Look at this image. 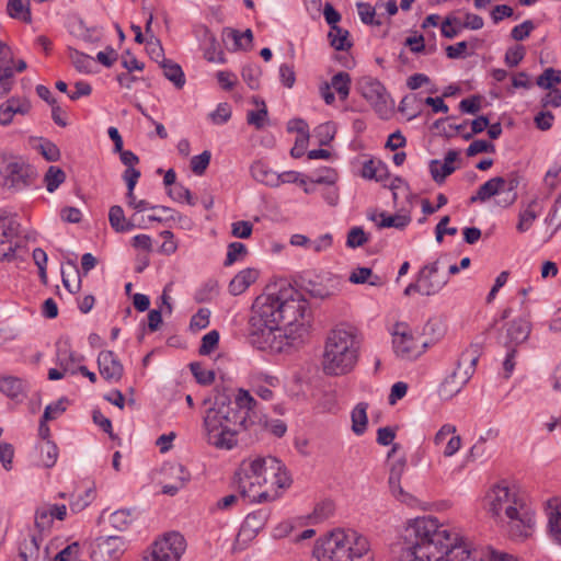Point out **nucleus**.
Segmentation results:
<instances>
[{
	"mask_svg": "<svg viewBox=\"0 0 561 561\" xmlns=\"http://www.w3.org/2000/svg\"><path fill=\"white\" fill-rule=\"evenodd\" d=\"M336 133L335 125L331 122L320 124L314 129V137L318 139L320 146H328L334 138Z\"/></svg>",
	"mask_w": 561,
	"mask_h": 561,
	"instance_id": "obj_46",
	"label": "nucleus"
},
{
	"mask_svg": "<svg viewBox=\"0 0 561 561\" xmlns=\"http://www.w3.org/2000/svg\"><path fill=\"white\" fill-rule=\"evenodd\" d=\"M548 518V534L550 538L561 546V499L553 497L546 503Z\"/></svg>",
	"mask_w": 561,
	"mask_h": 561,
	"instance_id": "obj_22",
	"label": "nucleus"
},
{
	"mask_svg": "<svg viewBox=\"0 0 561 561\" xmlns=\"http://www.w3.org/2000/svg\"><path fill=\"white\" fill-rule=\"evenodd\" d=\"M506 180L504 178H492L479 187L476 195L470 197V203H484L504 190Z\"/></svg>",
	"mask_w": 561,
	"mask_h": 561,
	"instance_id": "obj_25",
	"label": "nucleus"
},
{
	"mask_svg": "<svg viewBox=\"0 0 561 561\" xmlns=\"http://www.w3.org/2000/svg\"><path fill=\"white\" fill-rule=\"evenodd\" d=\"M210 311L207 308H201L192 318L190 327L192 330H202L209 324Z\"/></svg>",
	"mask_w": 561,
	"mask_h": 561,
	"instance_id": "obj_61",
	"label": "nucleus"
},
{
	"mask_svg": "<svg viewBox=\"0 0 561 561\" xmlns=\"http://www.w3.org/2000/svg\"><path fill=\"white\" fill-rule=\"evenodd\" d=\"M260 75L261 70L257 66L248 65L244 66L241 72L242 79L250 89L256 90L260 87Z\"/></svg>",
	"mask_w": 561,
	"mask_h": 561,
	"instance_id": "obj_55",
	"label": "nucleus"
},
{
	"mask_svg": "<svg viewBox=\"0 0 561 561\" xmlns=\"http://www.w3.org/2000/svg\"><path fill=\"white\" fill-rule=\"evenodd\" d=\"M531 331L530 322L525 318L516 319L507 324L505 335L502 337L504 347L517 348L527 341Z\"/></svg>",
	"mask_w": 561,
	"mask_h": 561,
	"instance_id": "obj_19",
	"label": "nucleus"
},
{
	"mask_svg": "<svg viewBox=\"0 0 561 561\" xmlns=\"http://www.w3.org/2000/svg\"><path fill=\"white\" fill-rule=\"evenodd\" d=\"M329 84L336 91L342 101H345L348 98L351 90V77L347 72H337L332 77Z\"/></svg>",
	"mask_w": 561,
	"mask_h": 561,
	"instance_id": "obj_39",
	"label": "nucleus"
},
{
	"mask_svg": "<svg viewBox=\"0 0 561 561\" xmlns=\"http://www.w3.org/2000/svg\"><path fill=\"white\" fill-rule=\"evenodd\" d=\"M205 41L207 46L205 47L204 56L209 62H225L222 50L218 48V43L213 33L205 28Z\"/></svg>",
	"mask_w": 561,
	"mask_h": 561,
	"instance_id": "obj_38",
	"label": "nucleus"
},
{
	"mask_svg": "<svg viewBox=\"0 0 561 561\" xmlns=\"http://www.w3.org/2000/svg\"><path fill=\"white\" fill-rule=\"evenodd\" d=\"M370 550L368 539L354 529H334L313 550L318 561H359Z\"/></svg>",
	"mask_w": 561,
	"mask_h": 561,
	"instance_id": "obj_7",
	"label": "nucleus"
},
{
	"mask_svg": "<svg viewBox=\"0 0 561 561\" xmlns=\"http://www.w3.org/2000/svg\"><path fill=\"white\" fill-rule=\"evenodd\" d=\"M407 466V461L404 458H400L396 460L390 468L389 473V488L390 492L393 495V497L409 506H415L417 503V500L409 492L404 491L403 488L400 484L401 477L404 472Z\"/></svg>",
	"mask_w": 561,
	"mask_h": 561,
	"instance_id": "obj_15",
	"label": "nucleus"
},
{
	"mask_svg": "<svg viewBox=\"0 0 561 561\" xmlns=\"http://www.w3.org/2000/svg\"><path fill=\"white\" fill-rule=\"evenodd\" d=\"M66 180V173L56 165H50L44 176V182L48 192H55Z\"/></svg>",
	"mask_w": 561,
	"mask_h": 561,
	"instance_id": "obj_41",
	"label": "nucleus"
},
{
	"mask_svg": "<svg viewBox=\"0 0 561 561\" xmlns=\"http://www.w3.org/2000/svg\"><path fill=\"white\" fill-rule=\"evenodd\" d=\"M267 519V514L264 511H257L249 514L245 517L244 525L253 531L261 529Z\"/></svg>",
	"mask_w": 561,
	"mask_h": 561,
	"instance_id": "obj_59",
	"label": "nucleus"
},
{
	"mask_svg": "<svg viewBox=\"0 0 561 561\" xmlns=\"http://www.w3.org/2000/svg\"><path fill=\"white\" fill-rule=\"evenodd\" d=\"M108 522L113 528L124 530L131 524L133 516L129 510H117L110 515Z\"/></svg>",
	"mask_w": 561,
	"mask_h": 561,
	"instance_id": "obj_47",
	"label": "nucleus"
},
{
	"mask_svg": "<svg viewBox=\"0 0 561 561\" xmlns=\"http://www.w3.org/2000/svg\"><path fill=\"white\" fill-rule=\"evenodd\" d=\"M58 456L57 446L50 442H47L42 447V462L45 467L50 468L56 463Z\"/></svg>",
	"mask_w": 561,
	"mask_h": 561,
	"instance_id": "obj_62",
	"label": "nucleus"
},
{
	"mask_svg": "<svg viewBox=\"0 0 561 561\" xmlns=\"http://www.w3.org/2000/svg\"><path fill=\"white\" fill-rule=\"evenodd\" d=\"M190 367L198 383L208 386L214 382L215 373L213 370L205 369L199 363H192Z\"/></svg>",
	"mask_w": 561,
	"mask_h": 561,
	"instance_id": "obj_53",
	"label": "nucleus"
},
{
	"mask_svg": "<svg viewBox=\"0 0 561 561\" xmlns=\"http://www.w3.org/2000/svg\"><path fill=\"white\" fill-rule=\"evenodd\" d=\"M367 236L360 227H353L347 233L346 245L348 248H358L367 242Z\"/></svg>",
	"mask_w": 561,
	"mask_h": 561,
	"instance_id": "obj_57",
	"label": "nucleus"
},
{
	"mask_svg": "<svg viewBox=\"0 0 561 561\" xmlns=\"http://www.w3.org/2000/svg\"><path fill=\"white\" fill-rule=\"evenodd\" d=\"M396 354L403 359H415L425 352L426 342L415 339L404 324H396L392 339Z\"/></svg>",
	"mask_w": 561,
	"mask_h": 561,
	"instance_id": "obj_13",
	"label": "nucleus"
},
{
	"mask_svg": "<svg viewBox=\"0 0 561 561\" xmlns=\"http://www.w3.org/2000/svg\"><path fill=\"white\" fill-rule=\"evenodd\" d=\"M36 178V170L22 158L4 160L0 167V184L14 192L34 185Z\"/></svg>",
	"mask_w": 561,
	"mask_h": 561,
	"instance_id": "obj_8",
	"label": "nucleus"
},
{
	"mask_svg": "<svg viewBox=\"0 0 561 561\" xmlns=\"http://www.w3.org/2000/svg\"><path fill=\"white\" fill-rule=\"evenodd\" d=\"M99 373L107 382H118L124 374V367L112 351H102L98 356Z\"/></svg>",
	"mask_w": 561,
	"mask_h": 561,
	"instance_id": "obj_17",
	"label": "nucleus"
},
{
	"mask_svg": "<svg viewBox=\"0 0 561 561\" xmlns=\"http://www.w3.org/2000/svg\"><path fill=\"white\" fill-rule=\"evenodd\" d=\"M253 103L261 107L257 111H250L247 121L248 124L253 125L256 129H261L267 121V108L264 101H259L257 98L253 99Z\"/></svg>",
	"mask_w": 561,
	"mask_h": 561,
	"instance_id": "obj_40",
	"label": "nucleus"
},
{
	"mask_svg": "<svg viewBox=\"0 0 561 561\" xmlns=\"http://www.w3.org/2000/svg\"><path fill=\"white\" fill-rule=\"evenodd\" d=\"M255 405L256 401L244 389L238 390L233 402L225 396L216 397L203 417L206 442L218 449H232L238 443V433L254 424Z\"/></svg>",
	"mask_w": 561,
	"mask_h": 561,
	"instance_id": "obj_3",
	"label": "nucleus"
},
{
	"mask_svg": "<svg viewBox=\"0 0 561 561\" xmlns=\"http://www.w3.org/2000/svg\"><path fill=\"white\" fill-rule=\"evenodd\" d=\"M477 351L467 350L458 360L457 368L445 378L439 387V396L444 400L455 397L471 378L478 363Z\"/></svg>",
	"mask_w": 561,
	"mask_h": 561,
	"instance_id": "obj_9",
	"label": "nucleus"
},
{
	"mask_svg": "<svg viewBox=\"0 0 561 561\" xmlns=\"http://www.w3.org/2000/svg\"><path fill=\"white\" fill-rule=\"evenodd\" d=\"M483 508L512 538L525 540L533 535L535 510L515 485L505 481L492 485L483 497Z\"/></svg>",
	"mask_w": 561,
	"mask_h": 561,
	"instance_id": "obj_4",
	"label": "nucleus"
},
{
	"mask_svg": "<svg viewBox=\"0 0 561 561\" xmlns=\"http://www.w3.org/2000/svg\"><path fill=\"white\" fill-rule=\"evenodd\" d=\"M70 58L77 70L87 73L91 72L94 61L90 56L78 50H71Z\"/></svg>",
	"mask_w": 561,
	"mask_h": 561,
	"instance_id": "obj_51",
	"label": "nucleus"
},
{
	"mask_svg": "<svg viewBox=\"0 0 561 561\" xmlns=\"http://www.w3.org/2000/svg\"><path fill=\"white\" fill-rule=\"evenodd\" d=\"M79 554V545L73 542L66 548H64L60 552L56 554L54 561H77Z\"/></svg>",
	"mask_w": 561,
	"mask_h": 561,
	"instance_id": "obj_64",
	"label": "nucleus"
},
{
	"mask_svg": "<svg viewBox=\"0 0 561 561\" xmlns=\"http://www.w3.org/2000/svg\"><path fill=\"white\" fill-rule=\"evenodd\" d=\"M7 12L10 18L20 20L24 23L32 21L30 0H9L7 4Z\"/></svg>",
	"mask_w": 561,
	"mask_h": 561,
	"instance_id": "obj_32",
	"label": "nucleus"
},
{
	"mask_svg": "<svg viewBox=\"0 0 561 561\" xmlns=\"http://www.w3.org/2000/svg\"><path fill=\"white\" fill-rule=\"evenodd\" d=\"M259 277V271L255 268H245L240 271L229 283V293L233 296L244 293L251 284Z\"/></svg>",
	"mask_w": 561,
	"mask_h": 561,
	"instance_id": "obj_27",
	"label": "nucleus"
},
{
	"mask_svg": "<svg viewBox=\"0 0 561 561\" xmlns=\"http://www.w3.org/2000/svg\"><path fill=\"white\" fill-rule=\"evenodd\" d=\"M308 307V301L291 286L259 296L250 319L252 343L273 353L298 348L309 336Z\"/></svg>",
	"mask_w": 561,
	"mask_h": 561,
	"instance_id": "obj_1",
	"label": "nucleus"
},
{
	"mask_svg": "<svg viewBox=\"0 0 561 561\" xmlns=\"http://www.w3.org/2000/svg\"><path fill=\"white\" fill-rule=\"evenodd\" d=\"M231 114V106L228 103H220L217 108L209 114V118L215 125H222L230 119Z\"/></svg>",
	"mask_w": 561,
	"mask_h": 561,
	"instance_id": "obj_56",
	"label": "nucleus"
},
{
	"mask_svg": "<svg viewBox=\"0 0 561 561\" xmlns=\"http://www.w3.org/2000/svg\"><path fill=\"white\" fill-rule=\"evenodd\" d=\"M30 111V101L12 96L0 105V125L9 126L13 122L15 115H26Z\"/></svg>",
	"mask_w": 561,
	"mask_h": 561,
	"instance_id": "obj_20",
	"label": "nucleus"
},
{
	"mask_svg": "<svg viewBox=\"0 0 561 561\" xmlns=\"http://www.w3.org/2000/svg\"><path fill=\"white\" fill-rule=\"evenodd\" d=\"M348 280L353 284H369L370 286L380 287L385 284V279L375 275L369 267H357L351 273Z\"/></svg>",
	"mask_w": 561,
	"mask_h": 561,
	"instance_id": "obj_30",
	"label": "nucleus"
},
{
	"mask_svg": "<svg viewBox=\"0 0 561 561\" xmlns=\"http://www.w3.org/2000/svg\"><path fill=\"white\" fill-rule=\"evenodd\" d=\"M83 360L84 357L72 351L68 342L57 343L56 362L59 368L65 370V373L70 375L77 374L78 366L81 365Z\"/></svg>",
	"mask_w": 561,
	"mask_h": 561,
	"instance_id": "obj_21",
	"label": "nucleus"
},
{
	"mask_svg": "<svg viewBox=\"0 0 561 561\" xmlns=\"http://www.w3.org/2000/svg\"><path fill=\"white\" fill-rule=\"evenodd\" d=\"M240 494L251 503H267L280 497L291 484L283 463L274 457L244 459L236 472Z\"/></svg>",
	"mask_w": 561,
	"mask_h": 561,
	"instance_id": "obj_5",
	"label": "nucleus"
},
{
	"mask_svg": "<svg viewBox=\"0 0 561 561\" xmlns=\"http://www.w3.org/2000/svg\"><path fill=\"white\" fill-rule=\"evenodd\" d=\"M185 549V538L178 531H170L156 539L140 561H180Z\"/></svg>",
	"mask_w": 561,
	"mask_h": 561,
	"instance_id": "obj_10",
	"label": "nucleus"
},
{
	"mask_svg": "<svg viewBox=\"0 0 561 561\" xmlns=\"http://www.w3.org/2000/svg\"><path fill=\"white\" fill-rule=\"evenodd\" d=\"M161 68L163 69L164 77L170 80L175 88L182 89L185 84L184 72L180 65L173 62L170 59L163 58L161 61Z\"/></svg>",
	"mask_w": 561,
	"mask_h": 561,
	"instance_id": "obj_34",
	"label": "nucleus"
},
{
	"mask_svg": "<svg viewBox=\"0 0 561 561\" xmlns=\"http://www.w3.org/2000/svg\"><path fill=\"white\" fill-rule=\"evenodd\" d=\"M537 85L542 89H550L561 83V70L554 68H547L545 71L537 78Z\"/></svg>",
	"mask_w": 561,
	"mask_h": 561,
	"instance_id": "obj_44",
	"label": "nucleus"
},
{
	"mask_svg": "<svg viewBox=\"0 0 561 561\" xmlns=\"http://www.w3.org/2000/svg\"><path fill=\"white\" fill-rule=\"evenodd\" d=\"M358 90L379 117H388L392 111L393 102L380 81L371 77H364L358 82Z\"/></svg>",
	"mask_w": 561,
	"mask_h": 561,
	"instance_id": "obj_11",
	"label": "nucleus"
},
{
	"mask_svg": "<svg viewBox=\"0 0 561 561\" xmlns=\"http://www.w3.org/2000/svg\"><path fill=\"white\" fill-rule=\"evenodd\" d=\"M54 518L46 504L36 508L34 523L35 527L41 531L49 530L53 525Z\"/></svg>",
	"mask_w": 561,
	"mask_h": 561,
	"instance_id": "obj_42",
	"label": "nucleus"
},
{
	"mask_svg": "<svg viewBox=\"0 0 561 561\" xmlns=\"http://www.w3.org/2000/svg\"><path fill=\"white\" fill-rule=\"evenodd\" d=\"M461 30L462 25L460 19L454 15L446 16L440 26L442 35L446 38L456 37Z\"/></svg>",
	"mask_w": 561,
	"mask_h": 561,
	"instance_id": "obj_49",
	"label": "nucleus"
},
{
	"mask_svg": "<svg viewBox=\"0 0 561 561\" xmlns=\"http://www.w3.org/2000/svg\"><path fill=\"white\" fill-rule=\"evenodd\" d=\"M330 44L336 50H345L351 47L348 32L339 26H333L329 32Z\"/></svg>",
	"mask_w": 561,
	"mask_h": 561,
	"instance_id": "obj_43",
	"label": "nucleus"
},
{
	"mask_svg": "<svg viewBox=\"0 0 561 561\" xmlns=\"http://www.w3.org/2000/svg\"><path fill=\"white\" fill-rule=\"evenodd\" d=\"M14 84L13 54L0 42V98L7 95Z\"/></svg>",
	"mask_w": 561,
	"mask_h": 561,
	"instance_id": "obj_18",
	"label": "nucleus"
},
{
	"mask_svg": "<svg viewBox=\"0 0 561 561\" xmlns=\"http://www.w3.org/2000/svg\"><path fill=\"white\" fill-rule=\"evenodd\" d=\"M334 512V505L331 501H324L319 504L313 510V518L317 523L323 522L332 516Z\"/></svg>",
	"mask_w": 561,
	"mask_h": 561,
	"instance_id": "obj_63",
	"label": "nucleus"
},
{
	"mask_svg": "<svg viewBox=\"0 0 561 561\" xmlns=\"http://www.w3.org/2000/svg\"><path fill=\"white\" fill-rule=\"evenodd\" d=\"M163 473L170 482L163 484L162 493L175 495L191 480L190 471L182 463H171L163 468Z\"/></svg>",
	"mask_w": 561,
	"mask_h": 561,
	"instance_id": "obj_16",
	"label": "nucleus"
},
{
	"mask_svg": "<svg viewBox=\"0 0 561 561\" xmlns=\"http://www.w3.org/2000/svg\"><path fill=\"white\" fill-rule=\"evenodd\" d=\"M20 224L15 215H0V261H12L18 257V238Z\"/></svg>",
	"mask_w": 561,
	"mask_h": 561,
	"instance_id": "obj_12",
	"label": "nucleus"
},
{
	"mask_svg": "<svg viewBox=\"0 0 561 561\" xmlns=\"http://www.w3.org/2000/svg\"><path fill=\"white\" fill-rule=\"evenodd\" d=\"M168 195L175 202L187 203L188 205H195L196 201L192 196L191 191L184 185L178 183L172 187H169Z\"/></svg>",
	"mask_w": 561,
	"mask_h": 561,
	"instance_id": "obj_45",
	"label": "nucleus"
},
{
	"mask_svg": "<svg viewBox=\"0 0 561 561\" xmlns=\"http://www.w3.org/2000/svg\"><path fill=\"white\" fill-rule=\"evenodd\" d=\"M253 179L271 187L278 186V173L271 170L265 163L257 161L251 165Z\"/></svg>",
	"mask_w": 561,
	"mask_h": 561,
	"instance_id": "obj_29",
	"label": "nucleus"
},
{
	"mask_svg": "<svg viewBox=\"0 0 561 561\" xmlns=\"http://www.w3.org/2000/svg\"><path fill=\"white\" fill-rule=\"evenodd\" d=\"M211 159V153L208 150L203 151L201 154L194 156L191 159L192 172L196 175H203L207 170Z\"/></svg>",
	"mask_w": 561,
	"mask_h": 561,
	"instance_id": "obj_52",
	"label": "nucleus"
},
{
	"mask_svg": "<svg viewBox=\"0 0 561 561\" xmlns=\"http://www.w3.org/2000/svg\"><path fill=\"white\" fill-rule=\"evenodd\" d=\"M39 557V539L31 536L24 539L19 547V554L14 561H37Z\"/></svg>",
	"mask_w": 561,
	"mask_h": 561,
	"instance_id": "obj_31",
	"label": "nucleus"
},
{
	"mask_svg": "<svg viewBox=\"0 0 561 561\" xmlns=\"http://www.w3.org/2000/svg\"><path fill=\"white\" fill-rule=\"evenodd\" d=\"M337 180V173L332 168H323L318 171L317 175L311 179L312 183L317 184H327L329 186H332L335 184Z\"/></svg>",
	"mask_w": 561,
	"mask_h": 561,
	"instance_id": "obj_58",
	"label": "nucleus"
},
{
	"mask_svg": "<svg viewBox=\"0 0 561 561\" xmlns=\"http://www.w3.org/2000/svg\"><path fill=\"white\" fill-rule=\"evenodd\" d=\"M127 546L122 536L100 537L93 545L91 558L94 561H117L127 550Z\"/></svg>",
	"mask_w": 561,
	"mask_h": 561,
	"instance_id": "obj_14",
	"label": "nucleus"
},
{
	"mask_svg": "<svg viewBox=\"0 0 561 561\" xmlns=\"http://www.w3.org/2000/svg\"><path fill=\"white\" fill-rule=\"evenodd\" d=\"M363 343L360 331L351 324H340L330 330L324 342L322 369L328 376H344L358 363Z\"/></svg>",
	"mask_w": 561,
	"mask_h": 561,
	"instance_id": "obj_6",
	"label": "nucleus"
},
{
	"mask_svg": "<svg viewBox=\"0 0 561 561\" xmlns=\"http://www.w3.org/2000/svg\"><path fill=\"white\" fill-rule=\"evenodd\" d=\"M437 262H433L432 264L424 266L420 272L419 278L421 285H424L428 290V293H423V295H435L447 284V279L437 277Z\"/></svg>",
	"mask_w": 561,
	"mask_h": 561,
	"instance_id": "obj_24",
	"label": "nucleus"
},
{
	"mask_svg": "<svg viewBox=\"0 0 561 561\" xmlns=\"http://www.w3.org/2000/svg\"><path fill=\"white\" fill-rule=\"evenodd\" d=\"M457 159L458 152L455 150H449L446 153L443 162L439 160H432L430 162V172L433 180L438 184L443 183L445 179L456 170L454 162Z\"/></svg>",
	"mask_w": 561,
	"mask_h": 561,
	"instance_id": "obj_23",
	"label": "nucleus"
},
{
	"mask_svg": "<svg viewBox=\"0 0 561 561\" xmlns=\"http://www.w3.org/2000/svg\"><path fill=\"white\" fill-rule=\"evenodd\" d=\"M253 225L247 220H239L232 222L231 225V234L234 238L247 239L252 234Z\"/></svg>",
	"mask_w": 561,
	"mask_h": 561,
	"instance_id": "obj_60",
	"label": "nucleus"
},
{
	"mask_svg": "<svg viewBox=\"0 0 561 561\" xmlns=\"http://www.w3.org/2000/svg\"><path fill=\"white\" fill-rule=\"evenodd\" d=\"M108 221L116 232L130 231L135 227L130 221L126 220L124 210L118 205H114L110 208Z\"/></svg>",
	"mask_w": 561,
	"mask_h": 561,
	"instance_id": "obj_35",
	"label": "nucleus"
},
{
	"mask_svg": "<svg viewBox=\"0 0 561 561\" xmlns=\"http://www.w3.org/2000/svg\"><path fill=\"white\" fill-rule=\"evenodd\" d=\"M248 254L247 247L241 242H231L228 245L225 266H230L238 261H242Z\"/></svg>",
	"mask_w": 561,
	"mask_h": 561,
	"instance_id": "obj_48",
	"label": "nucleus"
},
{
	"mask_svg": "<svg viewBox=\"0 0 561 561\" xmlns=\"http://www.w3.org/2000/svg\"><path fill=\"white\" fill-rule=\"evenodd\" d=\"M397 561H468L470 550L459 533L435 517H419L393 546Z\"/></svg>",
	"mask_w": 561,
	"mask_h": 561,
	"instance_id": "obj_2",
	"label": "nucleus"
},
{
	"mask_svg": "<svg viewBox=\"0 0 561 561\" xmlns=\"http://www.w3.org/2000/svg\"><path fill=\"white\" fill-rule=\"evenodd\" d=\"M224 35H227L233 39L236 48H244L250 46L253 39L251 30H245L243 33H240L232 28H225Z\"/></svg>",
	"mask_w": 561,
	"mask_h": 561,
	"instance_id": "obj_50",
	"label": "nucleus"
},
{
	"mask_svg": "<svg viewBox=\"0 0 561 561\" xmlns=\"http://www.w3.org/2000/svg\"><path fill=\"white\" fill-rule=\"evenodd\" d=\"M387 175V168L381 161L373 159L364 162L362 168V176L367 180L382 181Z\"/></svg>",
	"mask_w": 561,
	"mask_h": 561,
	"instance_id": "obj_37",
	"label": "nucleus"
},
{
	"mask_svg": "<svg viewBox=\"0 0 561 561\" xmlns=\"http://www.w3.org/2000/svg\"><path fill=\"white\" fill-rule=\"evenodd\" d=\"M219 343V333L216 330L209 331L207 334H205L202 337V343L199 346V354L205 356L209 355L211 352H214Z\"/></svg>",
	"mask_w": 561,
	"mask_h": 561,
	"instance_id": "obj_54",
	"label": "nucleus"
},
{
	"mask_svg": "<svg viewBox=\"0 0 561 561\" xmlns=\"http://www.w3.org/2000/svg\"><path fill=\"white\" fill-rule=\"evenodd\" d=\"M377 217L381 219L378 222L379 228L403 229L411 222V217L405 214L388 215L387 213L382 211L376 216H373L371 219L376 221Z\"/></svg>",
	"mask_w": 561,
	"mask_h": 561,
	"instance_id": "obj_33",
	"label": "nucleus"
},
{
	"mask_svg": "<svg viewBox=\"0 0 561 561\" xmlns=\"http://www.w3.org/2000/svg\"><path fill=\"white\" fill-rule=\"evenodd\" d=\"M27 382L18 377L0 378V392L13 400H22L26 396Z\"/></svg>",
	"mask_w": 561,
	"mask_h": 561,
	"instance_id": "obj_26",
	"label": "nucleus"
},
{
	"mask_svg": "<svg viewBox=\"0 0 561 561\" xmlns=\"http://www.w3.org/2000/svg\"><path fill=\"white\" fill-rule=\"evenodd\" d=\"M539 199L538 197H534L525 208L520 209L518 214V222L516 229L518 232L523 233L528 231L534 221L537 219L539 215Z\"/></svg>",
	"mask_w": 561,
	"mask_h": 561,
	"instance_id": "obj_28",
	"label": "nucleus"
},
{
	"mask_svg": "<svg viewBox=\"0 0 561 561\" xmlns=\"http://www.w3.org/2000/svg\"><path fill=\"white\" fill-rule=\"evenodd\" d=\"M367 409L368 404L360 402L352 411V430L356 435L364 434L367 428Z\"/></svg>",
	"mask_w": 561,
	"mask_h": 561,
	"instance_id": "obj_36",
	"label": "nucleus"
}]
</instances>
